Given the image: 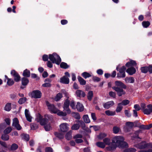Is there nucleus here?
<instances>
[{
    "instance_id": "e433bc0d",
    "label": "nucleus",
    "mask_w": 152,
    "mask_h": 152,
    "mask_svg": "<svg viewBox=\"0 0 152 152\" xmlns=\"http://www.w3.org/2000/svg\"><path fill=\"white\" fill-rule=\"evenodd\" d=\"M11 103H7L4 107L5 110L8 111H10L11 110Z\"/></svg>"
},
{
    "instance_id": "7ed1b4c3",
    "label": "nucleus",
    "mask_w": 152,
    "mask_h": 152,
    "mask_svg": "<svg viewBox=\"0 0 152 152\" xmlns=\"http://www.w3.org/2000/svg\"><path fill=\"white\" fill-rule=\"evenodd\" d=\"M52 118V116L50 115L45 114L43 118L41 114L38 113L36 119L37 122L40 124H47L49 121L51 120Z\"/></svg>"
},
{
    "instance_id": "0e129e2a",
    "label": "nucleus",
    "mask_w": 152,
    "mask_h": 152,
    "mask_svg": "<svg viewBox=\"0 0 152 152\" xmlns=\"http://www.w3.org/2000/svg\"><path fill=\"white\" fill-rule=\"evenodd\" d=\"M134 108L135 110L139 111L141 109L140 107L138 104H135L134 106Z\"/></svg>"
},
{
    "instance_id": "774afa93",
    "label": "nucleus",
    "mask_w": 152,
    "mask_h": 152,
    "mask_svg": "<svg viewBox=\"0 0 152 152\" xmlns=\"http://www.w3.org/2000/svg\"><path fill=\"white\" fill-rule=\"evenodd\" d=\"M42 86L43 87H50L51 86V84L49 83H45L43 84Z\"/></svg>"
},
{
    "instance_id": "4468645a",
    "label": "nucleus",
    "mask_w": 152,
    "mask_h": 152,
    "mask_svg": "<svg viewBox=\"0 0 152 152\" xmlns=\"http://www.w3.org/2000/svg\"><path fill=\"white\" fill-rule=\"evenodd\" d=\"M76 108L78 111L81 112L84 110V107L82 104L80 103V102H78L76 106Z\"/></svg>"
},
{
    "instance_id": "4be33fe9",
    "label": "nucleus",
    "mask_w": 152,
    "mask_h": 152,
    "mask_svg": "<svg viewBox=\"0 0 152 152\" xmlns=\"http://www.w3.org/2000/svg\"><path fill=\"white\" fill-rule=\"evenodd\" d=\"M77 79L81 85H84L86 84V81L80 76H78Z\"/></svg>"
},
{
    "instance_id": "a211bd4d",
    "label": "nucleus",
    "mask_w": 152,
    "mask_h": 152,
    "mask_svg": "<svg viewBox=\"0 0 152 152\" xmlns=\"http://www.w3.org/2000/svg\"><path fill=\"white\" fill-rule=\"evenodd\" d=\"M148 145V144L145 142H142L138 145V147L140 149H143L146 148Z\"/></svg>"
},
{
    "instance_id": "4c0bfd02",
    "label": "nucleus",
    "mask_w": 152,
    "mask_h": 152,
    "mask_svg": "<svg viewBox=\"0 0 152 152\" xmlns=\"http://www.w3.org/2000/svg\"><path fill=\"white\" fill-rule=\"evenodd\" d=\"M140 70L142 72L146 73L148 72V66H143L140 68Z\"/></svg>"
},
{
    "instance_id": "7c9ffc66",
    "label": "nucleus",
    "mask_w": 152,
    "mask_h": 152,
    "mask_svg": "<svg viewBox=\"0 0 152 152\" xmlns=\"http://www.w3.org/2000/svg\"><path fill=\"white\" fill-rule=\"evenodd\" d=\"M20 136L21 138L23 139H24L27 141H28L29 140V136L28 134H23L21 135Z\"/></svg>"
},
{
    "instance_id": "79ce46f5",
    "label": "nucleus",
    "mask_w": 152,
    "mask_h": 152,
    "mask_svg": "<svg viewBox=\"0 0 152 152\" xmlns=\"http://www.w3.org/2000/svg\"><path fill=\"white\" fill-rule=\"evenodd\" d=\"M14 83V82L13 79L11 78H8L7 82V84L10 86H12Z\"/></svg>"
},
{
    "instance_id": "338daca9",
    "label": "nucleus",
    "mask_w": 152,
    "mask_h": 152,
    "mask_svg": "<svg viewBox=\"0 0 152 152\" xmlns=\"http://www.w3.org/2000/svg\"><path fill=\"white\" fill-rule=\"evenodd\" d=\"M97 74L99 75H102L103 73V70L101 69H99L96 71Z\"/></svg>"
},
{
    "instance_id": "a18cd8bd",
    "label": "nucleus",
    "mask_w": 152,
    "mask_h": 152,
    "mask_svg": "<svg viewBox=\"0 0 152 152\" xmlns=\"http://www.w3.org/2000/svg\"><path fill=\"white\" fill-rule=\"evenodd\" d=\"M1 138L4 140H7L9 139V136L6 134H4L2 135Z\"/></svg>"
},
{
    "instance_id": "9d476101",
    "label": "nucleus",
    "mask_w": 152,
    "mask_h": 152,
    "mask_svg": "<svg viewBox=\"0 0 152 152\" xmlns=\"http://www.w3.org/2000/svg\"><path fill=\"white\" fill-rule=\"evenodd\" d=\"M69 127L67 124H61L60 125V130L63 132H66L69 130Z\"/></svg>"
},
{
    "instance_id": "39448f33",
    "label": "nucleus",
    "mask_w": 152,
    "mask_h": 152,
    "mask_svg": "<svg viewBox=\"0 0 152 152\" xmlns=\"http://www.w3.org/2000/svg\"><path fill=\"white\" fill-rule=\"evenodd\" d=\"M29 96L31 98L35 99L40 98L42 96V93L41 91L39 90H35L33 91L31 93L29 94Z\"/></svg>"
},
{
    "instance_id": "f03ea898",
    "label": "nucleus",
    "mask_w": 152,
    "mask_h": 152,
    "mask_svg": "<svg viewBox=\"0 0 152 152\" xmlns=\"http://www.w3.org/2000/svg\"><path fill=\"white\" fill-rule=\"evenodd\" d=\"M124 139L122 136H116L112 139V142L115 143V145L121 148H127L128 147L127 143L124 141Z\"/></svg>"
},
{
    "instance_id": "58836bf2",
    "label": "nucleus",
    "mask_w": 152,
    "mask_h": 152,
    "mask_svg": "<svg viewBox=\"0 0 152 152\" xmlns=\"http://www.w3.org/2000/svg\"><path fill=\"white\" fill-rule=\"evenodd\" d=\"M142 24L144 27L147 28L150 25V23L148 21H144L142 22Z\"/></svg>"
},
{
    "instance_id": "6e6552de",
    "label": "nucleus",
    "mask_w": 152,
    "mask_h": 152,
    "mask_svg": "<svg viewBox=\"0 0 152 152\" xmlns=\"http://www.w3.org/2000/svg\"><path fill=\"white\" fill-rule=\"evenodd\" d=\"M21 84L22 86L20 87V88L23 89L29 83V80L27 77H23L21 79Z\"/></svg>"
},
{
    "instance_id": "f704fd0d",
    "label": "nucleus",
    "mask_w": 152,
    "mask_h": 152,
    "mask_svg": "<svg viewBox=\"0 0 152 152\" xmlns=\"http://www.w3.org/2000/svg\"><path fill=\"white\" fill-rule=\"evenodd\" d=\"M123 106L121 104V103H119L118 104L117 107H116L115 111L117 113L120 112L122 110Z\"/></svg>"
},
{
    "instance_id": "bf43d9fd",
    "label": "nucleus",
    "mask_w": 152,
    "mask_h": 152,
    "mask_svg": "<svg viewBox=\"0 0 152 152\" xmlns=\"http://www.w3.org/2000/svg\"><path fill=\"white\" fill-rule=\"evenodd\" d=\"M12 126L18 130H20L22 128L20 124H12Z\"/></svg>"
},
{
    "instance_id": "cd10ccee",
    "label": "nucleus",
    "mask_w": 152,
    "mask_h": 152,
    "mask_svg": "<svg viewBox=\"0 0 152 152\" xmlns=\"http://www.w3.org/2000/svg\"><path fill=\"white\" fill-rule=\"evenodd\" d=\"M81 76L85 79H86L87 78L91 77V75L89 73L87 72H84L81 74Z\"/></svg>"
},
{
    "instance_id": "b1692460",
    "label": "nucleus",
    "mask_w": 152,
    "mask_h": 152,
    "mask_svg": "<svg viewBox=\"0 0 152 152\" xmlns=\"http://www.w3.org/2000/svg\"><path fill=\"white\" fill-rule=\"evenodd\" d=\"M125 81L126 83H133L134 82V77H126L125 78Z\"/></svg>"
},
{
    "instance_id": "13d9d810",
    "label": "nucleus",
    "mask_w": 152,
    "mask_h": 152,
    "mask_svg": "<svg viewBox=\"0 0 152 152\" xmlns=\"http://www.w3.org/2000/svg\"><path fill=\"white\" fill-rule=\"evenodd\" d=\"M92 79L94 82H99L100 80V78L96 76H93L92 77Z\"/></svg>"
},
{
    "instance_id": "052dcab7",
    "label": "nucleus",
    "mask_w": 152,
    "mask_h": 152,
    "mask_svg": "<svg viewBox=\"0 0 152 152\" xmlns=\"http://www.w3.org/2000/svg\"><path fill=\"white\" fill-rule=\"evenodd\" d=\"M142 123H143L140 120H137L134 122L128 121L126 122L125 124H141Z\"/></svg>"
},
{
    "instance_id": "ea45409f",
    "label": "nucleus",
    "mask_w": 152,
    "mask_h": 152,
    "mask_svg": "<svg viewBox=\"0 0 152 152\" xmlns=\"http://www.w3.org/2000/svg\"><path fill=\"white\" fill-rule=\"evenodd\" d=\"M18 147V146L17 144L13 143L11 145V148L9 149L10 151H15L16 150Z\"/></svg>"
},
{
    "instance_id": "6e6d98bb",
    "label": "nucleus",
    "mask_w": 152,
    "mask_h": 152,
    "mask_svg": "<svg viewBox=\"0 0 152 152\" xmlns=\"http://www.w3.org/2000/svg\"><path fill=\"white\" fill-rule=\"evenodd\" d=\"M142 111L144 114L147 115L150 114L151 113L149 109L148 108H145Z\"/></svg>"
},
{
    "instance_id": "72a5a7b5",
    "label": "nucleus",
    "mask_w": 152,
    "mask_h": 152,
    "mask_svg": "<svg viewBox=\"0 0 152 152\" xmlns=\"http://www.w3.org/2000/svg\"><path fill=\"white\" fill-rule=\"evenodd\" d=\"M27 100L26 97H24L19 99L18 101V103L20 104H22L24 103Z\"/></svg>"
},
{
    "instance_id": "2f4dec72",
    "label": "nucleus",
    "mask_w": 152,
    "mask_h": 152,
    "mask_svg": "<svg viewBox=\"0 0 152 152\" xmlns=\"http://www.w3.org/2000/svg\"><path fill=\"white\" fill-rule=\"evenodd\" d=\"M93 94L92 91H89L87 94V99L89 101H91L93 97Z\"/></svg>"
},
{
    "instance_id": "c756f323",
    "label": "nucleus",
    "mask_w": 152,
    "mask_h": 152,
    "mask_svg": "<svg viewBox=\"0 0 152 152\" xmlns=\"http://www.w3.org/2000/svg\"><path fill=\"white\" fill-rule=\"evenodd\" d=\"M60 67L64 69H66L69 67V66L67 64L64 62H62L60 64Z\"/></svg>"
},
{
    "instance_id": "864d4df0",
    "label": "nucleus",
    "mask_w": 152,
    "mask_h": 152,
    "mask_svg": "<svg viewBox=\"0 0 152 152\" xmlns=\"http://www.w3.org/2000/svg\"><path fill=\"white\" fill-rule=\"evenodd\" d=\"M69 104L70 106L72 109H76V106H75L74 101L73 100L71 101Z\"/></svg>"
},
{
    "instance_id": "603ef678",
    "label": "nucleus",
    "mask_w": 152,
    "mask_h": 152,
    "mask_svg": "<svg viewBox=\"0 0 152 152\" xmlns=\"http://www.w3.org/2000/svg\"><path fill=\"white\" fill-rule=\"evenodd\" d=\"M31 129L32 130H35L38 128V126L37 124H30Z\"/></svg>"
},
{
    "instance_id": "f8f14e48",
    "label": "nucleus",
    "mask_w": 152,
    "mask_h": 152,
    "mask_svg": "<svg viewBox=\"0 0 152 152\" xmlns=\"http://www.w3.org/2000/svg\"><path fill=\"white\" fill-rule=\"evenodd\" d=\"M60 82L65 84H68L69 82V79L66 76H64L60 79Z\"/></svg>"
},
{
    "instance_id": "c03bdc74",
    "label": "nucleus",
    "mask_w": 152,
    "mask_h": 152,
    "mask_svg": "<svg viewBox=\"0 0 152 152\" xmlns=\"http://www.w3.org/2000/svg\"><path fill=\"white\" fill-rule=\"evenodd\" d=\"M120 130V128L118 127L115 126L113 127V131L115 134H117L119 132Z\"/></svg>"
},
{
    "instance_id": "680f3d73",
    "label": "nucleus",
    "mask_w": 152,
    "mask_h": 152,
    "mask_svg": "<svg viewBox=\"0 0 152 152\" xmlns=\"http://www.w3.org/2000/svg\"><path fill=\"white\" fill-rule=\"evenodd\" d=\"M48 58L49 56L48 57V55L46 54H44L42 57V60L44 61H48Z\"/></svg>"
},
{
    "instance_id": "ddd939ff",
    "label": "nucleus",
    "mask_w": 152,
    "mask_h": 152,
    "mask_svg": "<svg viewBox=\"0 0 152 152\" xmlns=\"http://www.w3.org/2000/svg\"><path fill=\"white\" fill-rule=\"evenodd\" d=\"M137 64L135 61L131 60L126 63L125 64V66L127 67H130L136 66H137Z\"/></svg>"
},
{
    "instance_id": "2eb2a0df",
    "label": "nucleus",
    "mask_w": 152,
    "mask_h": 152,
    "mask_svg": "<svg viewBox=\"0 0 152 152\" xmlns=\"http://www.w3.org/2000/svg\"><path fill=\"white\" fill-rule=\"evenodd\" d=\"M75 94L77 97H84L86 96L85 92L80 90H77L75 92Z\"/></svg>"
},
{
    "instance_id": "8fccbe9b",
    "label": "nucleus",
    "mask_w": 152,
    "mask_h": 152,
    "mask_svg": "<svg viewBox=\"0 0 152 152\" xmlns=\"http://www.w3.org/2000/svg\"><path fill=\"white\" fill-rule=\"evenodd\" d=\"M12 130V129L11 127H8L4 131V132L5 134L9 133Z\"/></svg>"
},
{
    "instance_id": "0eeeda50",
    "label": "nucleus",
    "mask_w": 152,
    "mask_h": 152,
    "mask_svg": "<svg viewBox=\"0 0 152 152\" xmlns=\"http://www.w3.org/2000/svg\"><path fill=\"white\" fill-rule=\"evenodd\" d=\"M10 74L13 77L14 80L15 82H18L20 80V76L15 70H12Z\"/></svg>"
},
{
    "instance_id": "5fc2aeb1",
    "label": "nucleus",
    "mask_w": 152,
    "mask_h": 152,
    "mask_svg": "<svg viewBox=\"0 0 152 152\" xmlns=\"http://www.w3.org/2000/svg\"><path fill=\"white\" fill-rule=\"evenodd\" d=\"M80 127L79 124H74L72 127V129L73 130H77Z\"/></svg>"
},
{
    "instance_id": "5701e85b",
    "label": "nucleus",
    "mask_w": 152,
    "mask_h": 152,
    "mask_svg": "<svg viewBox=\"0 0 152 152\" xmlns=\"http://www.w3.org/2000/svg\"><path fill=\"white\" fill-rule=\"evenodd\" d=\"M69 97H67V99H66L64 101L63 105V108H67L69 107L70 104V101L68 99Z\"/></svg>"
},
{
    "instance_id": "bb28decb",
    "label": "nucleus",
    "mask_w": 152,
    "mask_h": 152,
    "mask_svg": "<svg viewBox=\"0 0 152 152\" xmlns=\"http://www.w3.org/2000/svg\"><path fill=\"white\" fill-rule=\"evenodd\" d=\"M83 118L84 121L86 124H88L90 122V120L88 115H83Z\"/></svg>"
},
{
    "instance_id": "c85d7f7f",
    "label": "nucleus",
    "mask_w": 152,
    "mask_h": 152,
    "mask_svg": "<svg viewBox=\"0 0 152 152\" xmlns=\"http://www.w3.org/2000/svg\"><path fill=\"white\" fill-rule=\"evenodd\" d=\"M71 114L73 117L79 120L80 118V114L78 113L73 112Z\"/></svg>"
},
{
    "instance_id": "f257e3e1",
    "label": "nucleus",
    "mask_w": 152,
    "mask_h": 152,
    "mask_svg": "<svg viewBox=\"0 0 152 152\" xmlns=\"http://www.w3.org/2000/svg\"><path fill=\"white\" fill-rule=\"evenodd\" d=\"M115 84L116 86L113 87L112 88L116 92L118 96L121 97L125 95L126 92L123 89L127 88L126 86L120 81H115Z\"/></svg>"
},
{
    "instance_id": "6ab92c4d",
    "label": "nucleus",
    "mask_w": 152,
    "mask_h": 152,
    "mask_svg": "<svg viewBox=\"0 0 152 152\" xmlns=\"http://www.w3.org/2000/svg\"><path fill=\"white\" fill-rule=\"evenodd\" d=\"M116 70L120 73H125L126 68L125 66H123L121 68H119L118 66H117L116 68Z\"/></svg>"
},
{
    "instance_id": "69168bd1",
    "label": "nucleus",
    "mask_w": 152,
    "mask_h": 152,
    "mask_svg": "<svg viewBox=\"0 0 152 152\" xmlns=\"http://www.w3.org/2000/svg\"><path fill=\"white\" fill-rule=\"evenodd\" d=\"M124 113L125 115L128 117L131 116V114L129 113V111L127 110H125L124 111Z\"/></svg>"
},
{
    "instance_id": "9b49d317",
    "label": "nucleus",
    "mask_w": 152,
    "mask_h": 152,
    "mask_svg": "<svg viewBox=\"0 0 152 152\" xmlns=\"http://www.w3.org/2000/svg\"><path fill=\"white\" fill-rule=\"evenodd\" d=\"M129 75H132L135 74L136 72L135 69L133 67H131L128 68L126 71Z\"/></svg>"
},
{
    "instance_id": "1a4fd4ad",
    "label": "nucleus",
    "mask_w": 152,
    "mask_h": 152,
    "mask_svg": "<svg viewBox=\"0 0 152 152\" xmlns=\"http://www.w3.org/2000/svg\"><path fill=\"white\" fill-rule=\"evenodd\" d=\"M114 104L113 101H108L103 104V105L104 108L108 109L113 106Z\"/></svg>"
},
{
    "instance_id": "f3484780",
    "label": "nucleus",
    "mask_w": 152,
    "mask_h": 152,
    "mask_svg": "<svg viewBox=\"0 0 152 152\" xmlns=\"http://www.w3.org/2000/svg\"><path fill=\"white\" fill-rule=\"evenodd\" d=\"M31 75L30 72L29 70L27 69H26L23 71L22 75L23 77H30Z\"/></svg>"
},
{
    "instance_id": "de8ad7c7",
    "label": "nucleus",
    "mask_w": 152,
    "mask_h": 152,
    "mask_svg": "<svg viewBox=\"0 0 152 152\" xmlns=\"http://www.w3.org/2000/svg\"><path fill=\"white\" fill-rule=\"evenodd\" d=\"M129 103V101L128 100L125 99L123 100L122 102L120 103H121V105H123L124 106H125L128 104Z\"/></svg>"
},
{
    "instance_id": "49530a36",
    "label": "nucleus",
    "mask_w": 152,
    "mask_h": 152,
    "mask_svg": "<svg viewBox=\"0 0 152 152\" xmlns=\"http://www.w3.org/2000/svg\"><path fill=\"white\" fill-rule=\"evenodd\" d=\"M96 145L99 147L102 148H104L105 146L104 143L102 142H98L96 143Z\"/></svg>"
},
{
    "instance_id": "dca6fc26",
    "label": "nucleus",
    "mask_w": 152,
    "mask_h": 152,
    "mask_svg": "<svg viewBox=\"0 0 152 152\" xmlns=\"http://www.w3.org/2000/svg\"><path fill=\"white\" fill-rule=\"evenodd\" d=\"M25 114L27 120L29 122H31L32 117L30 115L29 113V110H28L27 109L25 110Z\"/></svg>"
},
{
    "instance_id": "37998d69",
    "label": "nucleus",
    "mask_w": 152,
    "mask_h": 152,
    "mask_svg": "<svg viewBox=\"0 0 152 152\" xmlns=\"http://www.w3.org/2000/svg\"><path fill=\"white\" fill-rule=\"evenodd\" d=\"M71 134L72 132L71 131H69L66 133L65 135V137L67 140H69L71 139L72 137Z\"/></svg>"
},
{
    "instance_id": "4d7b16f0",
    "label": "nucleus",
    "mask_w": 152,
    "mask_h": 152,
    "mask_svg": "<svg viewBox=\"0 0 152 152\" xmlns=\"http://www.w3.org/2000/svg\"><path fill=\"white\" fill-rule=\"evenodd\" d=\"M109 95L114 98H115L116 97V94L115 92L111 91L109 92Z\"/></svg>"
},
{
    "instance_id": "3c124183",
    "label": "nucleus",
    "mask_w": 152,
    "mask_h": 152,
    "mask_svg": "<svg viewBox=\"0 0 152 152\" xmlns=\"http://www.w3.org/2000/svg\"><path fill=\"white\" fill-rule=\"evenodd\" d=\"M103 141L105 145H109L110 143V140L107 138H104L103 139Z\"/></svg>"
},
{
    "instance_id": "20e7f679",
    "label": "nucleus",
    "mask_w": 152,
    "mask_h": 152,
    "mask_svg": "<svg viewBox=\"0 0 152 152\" xmlns=\"http://www.w3.org/2000/svg\"><path fill=\"white\" fill-rule=\"evenodd\" d=\"M49 58L53 63H55L58 65L60 64L61 61L60 56L56 53L49 54Z\"/></svg>"
},
{
    "instance_id": "09e8293b",
    "label": "nucleus",
    "mask_w": 152,
    "mask_h": 152,
    "mask_svg": "<svg viewBox=\"0 0 152 152\" xmlns=\"http://www.w3.org/2000/svg\"><path fill=\"white\" fill-rule=\"evenodd\" d=\"M126 76L125 73H120L118 72L117 74V78H124Z\"/></svg>"
},
{
    "instance_id": "393cba45",
    "label": "nucleus",
    "mask_w": 152,
    "mask_h": 152,
    "mask_svg": "<svg viewBox=\"0 0 152 152\" xmlns=\"http://www.w3.org/2000/svg\"><path fill=\"white\" fill-rule=\"evenodd\" d=\"M43 126L46 131H49L52 129V127L50 124H41Z\"/></svg>"
},
{
    "instance_id": "aec40b11",
    "label": "nucleus",
    "mask_w": 152,
    "mask_h": 152,
    "mask_svg": "<svg viewBox=\"0 0 152 152\" xmlns=\"http://www.w3.org/2000/svg\"><path fill=\"white\" fill-rule=\"evenodd\" d=\"M152 127V124H149L147 125H142L139 126L140 129H149Z\"/></svg>"
},
{
    "instance_id": "423d86ee",
    "label": "nucleus",
    "mask_w": 152,
    "mask_h": 152,
    "mask_svg": "<svg viewBox=\"0 0 152 152\" xmlns=\"http://www.w3.org/2000/svg\"><path fill=\"white\" fill-rule=\"evenodd\" d=\"M45 102L48 109L51 113L56 114L57 113L58 109L53 104H50L48 101H46Z\"/></svg>"
},
{
    "instance_id": "e2e57ef3",
    "label": "nucleus",
    "mask_w": 152,
    "mask_h": 152,
    "mask_svg": "<svg viewBox=\"0 0 152 152\" xmlns=\"http://www.w3.org/2000/svg\"><path fill=\"white\" fill-rule=\"evenodd\" d=\"M106 134L104 133H101L98 136L99 139H102L106 136Z\"/></svg>"
},
{
    "instance_id": "c9c22d12",
    "label": "nucleus",
    "mask_w": 152,
    "mask_h": 152,
    "mask_svg": "<svg viewBox=\"0 0 152 152\" xmlns=\"http://www.w3.org/2000/svg\"><path fill=\"white\" fill-rule=\"evenodd\" d=\"M105 114L108 116H113L115 115V111H112L110 110H106L105 111Z\"/></svg>"
},
{
    "instance_id": "a878e982",
    "label": "nucleus",
    "mask_w": 152,
    "mask_h": 152,
    "mask_svg": "<svg viewBox=\"0 0 152 152\" xmlns=\"http://www.w3.org/2000/svg\"><path fill=\"white\" fill-rule=\"evenodd\" d=\"M54 134L56 137L60 139H63L64 137V135L63 133L55 132H54Z\"/></svg>"
},
{
    "instance_id": "473e14b6",
    "label": "nucleus",
    "mask_w": 152,
    "mask_h": 152,
    "mask_svg": "<svg viewBox=\"0 0 152 152\" xmlns=\"http://www.w3.org/2000/svg\"><path fill=\"white\" fill-rule=\"evenodd\" d=\"M63 97L61 93H59L57 94L55 97V99L56 101H59Z\"/></svg>"
},
{
    "instance_id": "a19ab883",
    "label": "nucleus",
    "mask_w": 152,
    "mask_h": 152,
    "mask_svg": "<svg viewBox=\"0 0 152 152\" xmlns=\"http://www.w3.org/2000/svg\"><path fill=\"white\" fill-rule=\"evenodd\" d=\"M56 113H57L58 115L60 116H65L67 115L66 112H64L62 111H60L58 110V112Z\"/></svg>"
},
{
    "instance_id": "412c9836",
    "label": "nucleus",
    "mask_w": 152,
    "mask_h": 152,
    "mask_svg": "<svg viewBox=\"0 0 152 152\" xmlns=\"http://www.w3.org/2000/svg\"><path fill=\"white\" fill-rule=\"evenodd\" d=\"M133 126V124H126V126L124 127V131L126 132H129L132 128Z\"/></svg>"
}]
</instances>
